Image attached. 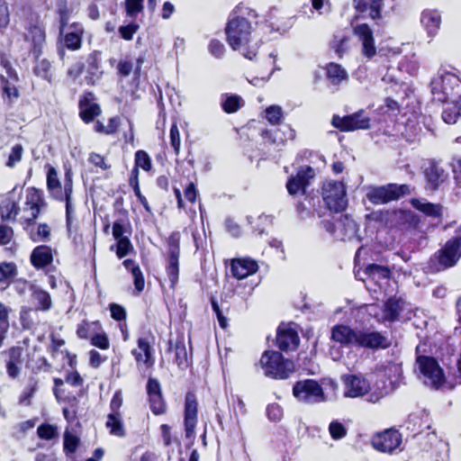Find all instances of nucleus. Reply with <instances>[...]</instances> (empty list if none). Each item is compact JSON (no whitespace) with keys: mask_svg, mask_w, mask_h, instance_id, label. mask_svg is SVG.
I'll use <instances>...</instances> for the list:
<instances>
[{"mask_svg":"<svg viewBox=\"0 0 461 461\" xmlns=\"http://www.w3.org/2000/svg\"><path fill=\"white\" fill-rule=\"evenodd\" d=\"M38 436L45 440H50L58 436L57 428L50 424H41L37 429Z\"/></svg>","mask_w":461,"mask_h":461,"instance_id":"obj_60","label":"nucleus"},{"mask_svg":"<svg viewBox=\"0 0 461 461\" xmlns=\"http://www.w3.org/2000/svg\"><path fill=\"white\" fill-rule=\"evenodd\" d=\"M106 427L114 436L122 437L125 434L121 413L111 412L107 417Z\"/></svg>","mask_w":461,"mask_h":461,"instance_id":"obj_44","label":"nucleus"},{"mask_svg":"<svg viewBox=\"0 0 461 461\" xmlns=\"http://www.w3.org/2000/svg\"><path fill=\"white\" fill-rule=\"evenodd\" d=\"M315 173L312 167L309 166L300 167L297 174L292 176L286 183L288 193L291 195L304 194L306 187L310 185V181L313 179Z\"/></svg>","mask_w":461,"mask_h":461,"instance_id":"obj_17","label":"nucleus"},{"mask_svg":"<svg viewBox=\"0 0 461 461\" xmlns=\"http://www.w3.org/2000/svg\"><path fill=\"white\" fill-rule=\"evenodd\" d=\"M169 139H170V146L172 147L174 153L176 156H178V154L180 152L181 139H180V132H179L176 123H173L171 125L170 132H169Z\"/></svg>","mask_w":461,"mask_h":461,"instance_id":"obj_59","label":"nucleus"},{"mask_svg":"<svg viewBox=\"0 0 461 461\" xmlns=\"http://www.w3.org/2000/svg\"><path fill=\"white\" fill-rule=\"evenodd\" d=\"M400 310L401 307L399 302L394 298H389L384 304L382 314L378 315L375 312L374 315L380 321H393L398 318Z\"/></svg>","mask_w":461,"mask_h":461,"instance_id":"obj_36","label":"nucleus"},{"mask_svg":"<svg viewBox=\"0 0 461 461\" xmlns=\"http://www.w3.org/2000/svg\"><path fill=\"white\" fill-rule=\"evenodd\" d=\"M369 282L377 283L379 286L383 283H387L391 276V271L388 267L376 264L368 265L365 270Z\"/></svg>","mask_w":461,"mask_h":461,"instance_id":"obj_32","label":"nucleus"},{"mask_svg":"<svg viewBox=\"0 0 461 461\" xmlns=\"http://www.w3.org/2000/svg\"><path fill=\"white\" fill-rule=\"evenodd\" d=\"M79 444V438L69 431H66L64 434V451L68 455H72L76 452Z\"/></svg>","mask_w":461,"mask_h":461,"instance_id":"obj_55","label":"nucleus"},{"mask_svg":"<svg viewBox=\"0 0 461 461\" xmlns=\"http://www.w3.org/2000/svg\"><path fill=\"white\" fill-rule=\"evenodd\" d=\"M152 163L149 154L144 150H138L135 153V167L134 168L141 167L145 171L151 169Z\"/></svg>","mask_w":461,"mask_h":461,"instance_id":"obj_57","label":"nucleus"},{"mask_svg":"<svg viewBox=\"0 0 461 461\" xmlns=\"http://www.w3.org/2000/svg\"><path fill=\"white\" fill-rule=\"evenodd\" d=\"M176 362L180 368H186L189 365L188 354L184 341L178 340L175 345Z\"/></svg>","mask_w":461,"mask_h":461,"instance_id":"obj_48","label":"nucleus"},{"mask_svg":"<svg viewBox=\"0 0 461 461\" xmlns=\"http://www.w3.org/2000/svg\"><path fill=\"white\" fill-rule=\"evenodd\" d=\"M260 365L265 375L275 379H285L294 372V362L284 358L277 351H265Z\"/></svg>","mask_w":461,"mask_h":461,"instance_id":"obj_4","label":"nucleus"},{"mask_svg":"<svg viewBox=\"0 0 461 461\" xmlns=\"http://www.w3.org/2000/svg\"><path fill=\"white\" fill-rule=\"evenodd\" d=\"M321 225L329 234L337 239L339 228L338 218L335 216H329V218H325L321 221Z\"/></svg>","mask_w":461,"mask_h":461,"instance_id":"obj_63","label":"nucleus"},{"mask_svg":"<svg viewBox=\"0 0 461 461\" xmlns=\"http://www.w3.org/2000/svg\"><path fill=\"white\" fill-rule=\"evenodd\" d=\"M412 206L427 216L439 217L441 215V206L436 203H429L422 199H413Z\"/></svg>","mask_w":461,"mask_h":461,"instance_id":"obj_41","label":"nucleus"},{"mask_svg":"<svg viewBox=\"0 0 461 461\" xmlns=\"http://www.w3.org/2000/svg\"><path fill=\"white\" fill-rule=\"evenodd\" d=\"M71 169H67L64 176V192L62 198L57 201L65 202L66 207V224L68 231H71L73 222L76 220L75 204L72 199L73 194V179Z\"/></svg>","mask_w":461,"mask_h":461,"instance_id":"obj_16","label":"nucleus"},{"mask_svg":"<svg viewBox=\"0 0 461 461\" xmlns=\"http://www.w3.org/2000/svg\"><path fill=\"white\" fill-rule=\"evenodd\" d=\"M32 302L35 305L36 311L47 312L52 307L51 297L50 294L36 285L31 294Z\"/></svg>","mask_w":461,"mask_h":461,"instance_id":"obj_33","label":"nucleus"},{"mask_svg":"<svg viewBox=\"0 0 461 461\" xmlns=\"http://www.w3.org/2000/svg\"><path fill=\"white\" fill-rule=\"evenodd\" d=\"M423 173L426 180V188L437 190L447 179V173L442 167L438 161L429 160L423 166Z\"/></svg>","mask_w":461,"mask_h":461,"instance_id":"obj_14","label":"nucleus"},{"mask_svg":"<svg viewBox=\"0 0 461 461\" xmlns=\"http://www.w3.org/2000/svg\"><path fill=\"white\" fill-rule=\"evenodd\" d=\"M27 230L31 240L34 242L46 241L50 236V228L45 223L37 226L34 223H29Z\"/></svg>","mask_w":461,"mask_h":461,"instance_id":"obj_40","label":"nucleus"},{"mask_svg":"<svg viewBox=\"0 0 461 461\" xmlns=\"http://www.w3.org/2000/svg\"><path fill=\"white\" fill-rule=\"evenodd\" d=\"M38 390V381L34 377H31L28 381L27 385L23 389L20 396V403L23 405L30 404L31 398Z\"/></svg>","mask_w":461,"mask_h":461,"instance_id":"obj_50","label":"nucleus"},{"mask_svg":"<svg viewBox=\"0 0 461 461\" xmlns=\"http://www.w3.org/2000/svg\"><path fill=\"white\" fill-rule=\"evenodd\" d=\"M356 346L375 350L388 348L390 341L388 338L381 332L369 329L357 330Z\"/></svg>","mask_w":461,"mask_h":461,"instance_id":"obj_13","label":"nucleus"},{"mask_svg":"<svg viewBox=\"0 0 461 461\" xmlns=\"http://www.w3.org/2000/svg\"><path fill=\"white\" fill-rule=\"evenodd\" d=\"M25 39L32 42V52L34 56H40L41 53V48L45 43V32L41 26L34 24L30 26L28 32L25 35Z\"/></svg>","mask_w":461,"mask_h":461,"instance_id":"obj_29","label":"nucleus"},{"mask_svg":"<svg viewBox=\"0 0 461 461\" xmlns=\"http://www.w3.org/2000/svg\"><path fill=\"white\" fill-rule=\"evenodd\" d=\"M36 285L30 283L24 279H16L13 282V288L20 296H25L27 293L32 294Z\"/></svg>","mask_w":461,"mask_h":461,"instance_id":"obj_54","label":"nucleus"},{"mask_svg":"<svg viewBox=\"0 0 461 461\" xmlns=\"http://www.w3.org/2000/svg\"><path fill=\"white\" fill-rule=\"evenodd\" d=\"M338 240H346L354 237L357 231L356 221L348 216H339L338 218Z\"/></svg>","mask_w":461,"mask_h":461,"instance_id":"obj_34","label":"nucleus"},{"mask_svg":"<svg viewBox=\"0 0 461 461\" xmlns=\"http://www.w3.org/2000/svg\"><path fill=\"white\" fill-rule=\"evenodd\" d=\"M124 267L131 273L134 279V286L138 293H140L144 289V277L140 271L139 265L132 259H125L122 263Z\"/></svg>","mask_w":461,"mask_h":461,"instance_id":"obj_42","label":"nucleus"},{"mask_svg":"<svg viewBox=\"0 0 461 461\" xmlns=\"http://www.w3.org/2000/svg\"><path fill=\"white\" fill-rule=\"evenodd\" d=\"M144 9V0H125L126 15L130 18H135Z\"/></svg>","mask_w":461,"mask_h":461,"instance_id":"obj_52","label":"nucleus"},{"mask_svg":"<svg viewBox=\"0 0 461 461\" xmlns=\"http://www.w3.org/2000/svg\"><path fill=\"white\" fill-rule=\"evenodd\" d=\"M7 355L5 360L6 372L10 378H17L23 367V349L20 347H13L7 351L4 352Z\"/></svg>","mask_w":461,"mask_h":461,"instance_id":"obj_22","label":"nucleus"},{"mask_svg":"<svg viewBox=\"0 0 461 461\" xmlns=\"http://www.w3.org/2000/svg\"><path fill=\"white\" fill-rule=\"evenodd\" d=\"M137 343L138 348L131 351L136 362L138 364L142 363L147 368L153 366L155 359L152 356V348L149 339L147 338H140Z\"/></svg>","mask_w":461,"mask_h":461,"instance_id":"obj_26","label":"nucleus"},{"mask_svg":"<svg viewBox=\"0 0 461 461\" xmlns=\"http://www.w3.org/2000/svg\"><path fill=\"white\" fill-rule=\"evenodd\" d=\"M332 125L341 131L366 130L370 127V118L365 114L364 111H358L344 117L334 115Z\"/></svg>","mask_w":461,"mask_h":461,"instance_id":"obj_11","label":"nucleus"},{"mask_svg":"<svg viewBox=\"0 0 461 461\" xmlns=\"http://www.w3.org/2000/svg\"><path fill=\"white\" fill-rule=\"evenodd\" d=\"M458 77L445 69H439L430 82L431 93L434 99L446 102L451 95L454 87L458 86Z\"/></svg>","mask_w":461,"mask_h":461,"instance_id":"obj_9","label":"nucleus"},{"mask_svg":"<svg viewBox=\"0 0 461 461\" xmlns=\"http://www.w3.org/2000/svg\"><path fill=\"white\" fill-rule=\"evenodd\" d=\"M402 370L401 364L387 362L375 367V375L376 376L377 380L380 379V385H383V382H385L384 378H386L390 384L397 382L402 375ZM384 384H386V383Z\"/></svg>","mask_w":461,"mask_h":461,"instance_id":"obj_25","label":"nucleus"},{"mask_svg":"<svg viewBox=\"0 0 461 461\" xmlns=\"http://www.w3.org/2000/svg\"><path fill=\"white\" fill-rule=\"evenodd\" d=\"M257 13L244 5H238L230 14L225 27L226 40L233 50L240 51L248 59H253L263 42L253 24L258 25Z\"/></svg>","mask_w":461,"mask_h":461,"instance_id":"obj_1","label":"nucleus"},{"mask_svg":"<svg viewBox=\"0 0 461 461\" xmlns=\"http://www.w3.org/2000/svg\"><path fill=\"white\" fill-rule=\"evenodd\" d=\"M461 258V237L456 236L448 240L429 261L431 272H440L454 267Z\"/></svg>","mask_w":461,"mask_h":461,"instance_id":"obj_3","label":"nucleus"},{"mask_svg":"<svg viewBox=\"0 0 461 461\" xmlns=\"http://www.w3.org/2000/svg\"><path fill=\"white\" fill-rule=\"evenodd\" d=\"M401 444L402 435L393 429H386L372 438V446L380 452L393 453Z\"/></svg>","mask_w":461,"mask_h":461,"instance_id":"obj_12","label":"nucleus"},{"mask_svg":"<svg viewBox=\"0 0 461 461\" xmlns=\"http://www.w3.org/2000/svg\"><path fill=\"white\" fill-rule=\"evenodd\" d=\"M342 381L345 386L344 395L346 397L357 398L367 394V401L375 403L388 393L387 385L384 382H383V385L376 382L372 389L369 381L361 374L345 375L342 376Z\"/></svg>","mask_w":461,"mask_h":461,"instance_id":"obj_2","label":"nucleus"},{"mask_svg":"<svg viewBox=\"0 0 461 461\" xmlns=\"http://www.w3.org/2000/svg\"><path fill=\"white\" fill-rule=\"evenodd\" d=\"M242 105V98L236 95H227L221 102L222 109L228 113L237 112Z\"/></svg>","mask_w":461,"mask_h":461,"instance_id":"obj_49","label":"nucleus"},{"mask_svg":"<svg viewBox=\"0 0 461 461\" xmlns=\"http://www.w3.org/2000/svg\"><path fill=\"white\" fill-rule=\"evenodd\" d=\"M299 336L292 329H279L276 336V343L282 351L294 350L299 344Z\"/></svg>","mask_w":461,"mask_h":461,"instance_id":"obj_28","label":"nucleus"},{"mask_svg":"<svg viewBox=\"0 0 461 461\" xmlns=\"http://www.w3.org/2000/svg\"><path fill=\"white\" fill-rule=\"evenodd\" d=\"M47 188L52 198H62L64 185H61V183L58 177V172L52 167H50L47 172Z\"/></svg>","mask_w":461,"mask_h":461,"instance_id":"obj_37","label":"nucleus"},{"mask_svg":"<svg viewBox=\"0 0 461 461\" xmlns=\"http://www.w3.org/2000/svg\"><path fill=\"white\" fill-rule=\"evenodd\" d=\"M326 75L330 83L335 86L346 81L348 77L346 69L341 65L333 62L327 65Z\"/></svg>","mask_w":461,"mask_h":461,"instance_id":"obj_39","label":"nucleus"},{"mask_svg":"<svg viewBox=\"0 0 461 461\" xmlns=\"http://www.w3.org/2000/svg\"><path fill=\"white\" fill-rule=\"evenodd\" d=\"M101 324L99 321H83L77 326V334L80 339H92L97 331H101Z\"/></svg>","mask_w":461,"mask_h":461,"instance_id":"obj_45","label":"nucleus"},{"mask_svg":"<svg viewBox=\"0 0 461 461\" xmlns=\"http://www.w3.org/2000/svg\"><path fill=\"white\" fill-rule=\"evenodd\" d=\"M330 45L335 54L339 58H342L349 50L350 36L345 31H338L333 34Z\"/></svg>","mask_w":461,"mask_h":461,"instance_id":"obj_31","label":"nucleus"},{"mask_svg":"<svg viewBox=\"0 0 461 461\" xmlns=\"http://www.w3.org/2000/svg\"><path fill=\"white\" fill-rule=\"evenodd\" d=\"M424 420L425 426L424 428L429 429L430 428V425L428 424L429 422V414L425 411H422L420 413H414L409 416L408 424L413 425L415 427L416 425H419L417 429L413 428L412 430L416 431L417 434H420L423 432L422 428V421Z\"/></svg>","mask_w":461,"mask_h":461,"instance_id":"obj_47","label":"nucleus"},{"mask_svg":"<svg viewBox=\"0 0 461 461\" xmlns=\"http://www.w3.org/2000/svg\"><path fill=\"white\" fill-rule=\"evenodd\" d=\"M35 57V65L33 68V72L37 77H41L48 82H51L52 76L50 72L51 64L46 59H40V56Z\"/></svg>","mask_w":461,"mask_h":461,"instance_id":"obj_43","label":"nucleus"},{"mask_svg":"<svg viewBox=\"0 0 461 461\" xmlns=\"http://www.w3.org/2000/svg\"><path fill=\"white\" fill-rule=\"evenodd\" d=\"M139 28H140V25L137 23L131 22L127 25L120 26L118 29V32L123 40L131 41L133 38V35L137 32Z\"/></svg>","mask_w":461,"mask_h":461,"instance_id":"obj_61","label":"nucleus"},{"mask_svg":"<svg viewBox=\"0 0 461 461\" xmlns=\"http://www.w3.org/2000/svg\"><path fill=\"white\" fill-rule=\"evenodd\" d=\"M46 207L43 194L41 190L30 187L26 191V201L24 211L30 210L29 221H34L41 211Z\"/></svg>","mask_w":461,"mask_h":461,"instance_id":"obj_19","label":"nucleus"},{"mask_svg":"<svg viewBox=\"0 0 461 461\" xmlns=\"http://www.w3.org/2000/svg\"><path fill=\"white\" fill-rule=\"evenodd\" d=\"M283 117V110L279 105H271L266 109V119L273 125L278 124Z\"/></svg>","mask_w":461,"mask_h":461,"instance_id":"obj_58","label":"nucleus"},{"mask_svg":"<svg viewBox=\"0 0 461 461\" xmlns=\"http://www.w3.org/2000/svg\"><path fill=\"white\" fill-rule=\"evenodd\" d=\"M149 406L152 412L156 415L163 414L166 411V403L162 393L149 396Z\"/></svg>","mask_w":461,"mask_h":461,"instance_id":"obj_56","label":"nucleus"},{"mask_svg":"<svg viewBox=\"0 0 461 461\" xmlns=\"http://www.w3.org/2000/svg\"><path fill=\"white\" fill-rule=\"evenodd\" d=\"M23 146L21 144H15L8 156V160L6 162V166L9 167H14L22 158L23 155Z\"/></svg>","mask_w":461,"mask_h":461,"instance_id":"obj_64","label":"nucleus"},{"mask_svg":"<svg viewBox=\"0 0 461 461\" xmlns=\"http://www.w3.org/2000/svg\"><path fill=\"white\" fill-rule=\"evenodd\" d=\"M197 423V402L193 393L185 396V430L186 438L193 436Z\"/></svg>","mask_w":461,"mask_h":461,"instance_id":"obj_21","label":"nucleus"},{"mask_svg":"<svg viewBox=\"0 0 461 461\" xmlns=\"http://www.w3.org/2000/svg\"><path fill=\"white\" fill-rule=\"evenodd\" d=\"M70 32L65 34L64 43L68 49L77 50L81 47L84 29L81 24L73 23L70 25Z\"/></svg>","mask_w":461,"mask_h":461,"instance_id":"obj_35","label":"nucleus"},{"mask_svg":"<svg viewBox=\"0 0 461 461\" xmlns=\"http://www.w3.org/2000/svg\"><path fill=\"white\" fill-rule=\"evenodd\" d=\"M116 244L111 246V250L115 249L116 255L119 258H122L133 250V246L129 238L116 240Z\"/></svg>","mask_w":461,"mask_h":461,"instance_id":"obj_51","label":"nucleus"},{"mask_svg":"<svg viewBox=\"0 0 461 461\" xmlns=\"http://www.w3.org/2000/svg\"><path fill=\"white\" fill-rule=\"evenodd\" d=\"M180 238V232L174 231L167 239L166 271L172 288L175 287L178 281Z\"/></svg>","mask_w":461,"mask_h":461,"instance_id":"obj_6","label":"nucleus"},{"mask_svg":"<svg viewBox=\"0 0 461 461\" xmlns=\"http://www.w3.org/2000/svg\"><path fill=\"white\" fill-rule=\"evenodd\" d=\"M357 330L347 325H336L331 330V339L344 346H356Z\"/></svg>","mask_w":461,"mask_h":461,"instance_id":"obj_27","label":"nucleus"},{"mask_svg":"<svg viewBox=\"0 0 461 461\" xmlns=\"http://www.w3.org/2000/svg\"><path fill=\"white\" fill-rule=\"evenodd\" d=\"M14 83L15 82L6 79L4 77H1L0 78L2 92L10 99L18 96V91L14 86Z\"/></svg>","mask_w":461,"mask_h":461,"instance_id":"obj_62","label":"nucleus"},{"mask_svg":"<svg viewBox=\"0 0 461 461\" xmlns=\"http://www.w3.org/2000/svg\"><path fill=\"white\" fill-rule=\"evenodd\" d=\"M353 32L361 44V55L367 59H372L376 54L372 29L366 23H361L356 25Z\"/></svg>","mask_w":461,"mask_h":461,"instance_id":"obj_15","label":"nucleus"},{"mask_svg":"<svg viewBox=\"0 0 461 461\" xmlns=\"http://www.w3.org/2000/svg\"><path fill=\"white\" fill-rule=\"evenodd\" d=\"M416 364L426 385L434 389H443L445 387L446 379L443 370L434 357L418 356Z\"/></svg>","mask_w":461,"mask_h":461,"instance_id":"obj_5","label":"nucleus"},{"mask_svg":"<svg viewBox=\"0 0 461 461\" xmlns=\"http://www.w3.org/2000/svg\"><path fill=\"white\" fill-rule=\"evenodd\" d=\"M53 255L50 247L41 245L36 247L31 254V262L36 268H43L52 262Z\"/></svg>","mask_w":461,"mask_h":461,"instance_id":"obj_30","label":"nucleus"},{"mask_svg":"<svg viewBox=\"0 0 461 461\" xmlns=\"http://www.w3.org/2000/svg\"><path fill=\"white\" fill-rule=\"evenodd\" d=\"M79 110L81 119L89 123L101 113L100 106L95 102L92 93L85 94L79 100Z\"/></svg>","mask_w":461,"mask_h":461,"instance_id":"obj_23","label":"nucleus"},{"mask_svg":"<svg viewBox=\"0 0 461 461\" xmlns=\"http://www.w3.org/2000/svg\"><path fill=\"white\" fill-rule=\"evenodd\" d=\"M293 394L299 402L305 403L313 404L326 401L323 388L313 379L296 382L293 387Z\"/></svg>","mask_w":461,"mask_h":461,"instance_id":"obj_7","label":"nucleus"},{"mask_svg":"<svg viewBox=\"0 0 461 461\" xmlns=\"http://www.w3.org/2000/svg\"><path fill=\"white\" fill-rule=\"evenodd\" d=\"M15 265L13 263L0 264V290L6 289L10 279L15 275Z\"/></svg>","mask_w":461,"mask_h":461,"instance_id":"obj_46","label":"nucleus"},{"mask_svg":"<svg viewBox=\"0 0 461 461\" xmlns=\"http://www.w3.org/2000/svg\"><path fill=\"white\" fill-rule=\"evenodd\" d=\"M258 269V262L250 258H240L231 260L230 270L233 276L237 279H244L255 274Z\"/></svg>","mask_w":461,"mask_h":461,"instance_id":"obj_20","label":"nucleus"},{"mask_svg":"<svg viewBox=\"0 0 461 461\" xmlns=\"http://www.w3.org/2000/svg\"><path fill=\"white\" fill-rule=\"evenodd\" d=\"M382 0H354V5L359 12L369 10V15L372 19L380 17Z\"/></svg>","mask_w":461,"mask_h":461,"instance_id":"obj_38","label":"nucleus"},{"mask_svg":"<svg viewBox=\"0 0 461 461\" xmlns=\"http://www.w3.org/2000/svg\"><path fill=\"white\" fill-rule=\"evenodd\" d=\"M410 190L407 185L388 184L386 185L370 187L366 198L374 204H384L394 201L407 194Z\"/></svg>","mask_w":461,"mask_h":461,"instance_id":"obj_10","label":"nucleus"},{"mask_svg":"<svg viewBox=\"0 0 461 461\" xmlns=\"http://www.w3.org/2000/svg\"><path fill=\"white\" fill-rule=\"evenodd\" d=\"M420 23L428 37L434 38L441 25V14L437 10H424L420 14Z\"/></svg>","mask_w":461,"mask_h":461,"instance_id":"obj_24","label":"nucleus"},{"mask_svg":"<svg viewBox=\"0 0 461 461\" xmlns=\"http://www.w3.org/2000/svg\"><path fill=\"white\" fill-rule=\"evenodd\" d=\"M322 199L330 211H343L348 204L346 188L339 181H326L322 185Z\"/></svg>","mask_w":461,"mask_h":461,"instance_id":"obj_8","label":"nucleus"},{"mask_svg":"<svg viewBox=\"0 0 461 461\" xmlns=\"http://www.w3.org/2000/svg\"><path fill=\"white\" fill-rule=\"evenodd\" d=\"M23 194V188L15 186L8 193L5 200L0 203V214L2 220H14L20 212L19 202Z\"/></svg>","mask_w":461,"mask_h":461,"instance_id":"obj_18","label":"nucleus"},{"mask_svg":"<svg viewBox=\"0 0 461 461\" xmlns=\"http://www.w3.org/2000/svg\"><path fill=\"white\" fill-rule=\"evenodd\" d=\"M329 432L334 440H339L347 436L348 429L339 420H332L329 425Z\"/></svg>","mask_w":461,"mask_h":461,"instance_id":"obj_53","label":"nucleus"}]
</instances>
